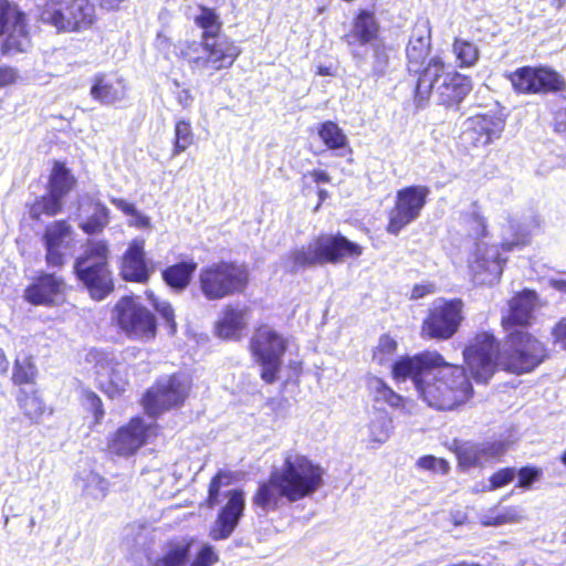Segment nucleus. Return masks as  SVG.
<instances>
[{
    "label": "nucleus",
    "mask_w": 566,
    "mask_h": 566,
    "mask_svg": "<svg viewBox=\"0 0 566 566\" xmlns=\"http://www.w3.org/2000/svg\"><path fill=\"white\" fill-rule=\"evenodd\" d=\"M390 374L397 382L410 379L419 398L438 411L458 410L474 396L464 367L449 363L437 350L401 356L392 363Z\"/></svg>",
    "instance_id": "obj_1"
},
{
    "label": "nucleus",
    "mask_w": 566,
    "mask_h": 566,
    "mask_svg": "<svg viewBox=\"0 0 566 566\" xmlns=\"http://www.w3.org/2000/svg\"><path fill=\"white\" fill-rule=\"evenodd\" d=\"M325 483V469L297 451L283 454L280 468L258 482L251 497L255 509L264 513L276 511L283 501L295 503L312 497Z\"/></svg>",
    "instance_id": "obj_2"
},
{
    "label": "nucleus",
    "mask_w": 566,
    "mask_h": 566,
    "mask_svg": "<svg viewBox=\"0 0 566 566\" xmlns=\"http://www.w3.org/2000/svg\"><path fill=\"white\" fill-rule=\"evenodd\" d=\"M198 10L193 23L202 31L200 40L179 41L174 49L177 61L192 73L230 70L241 55V48L222 33L223 22L214 8L198 4Z\"/></svg>",
    "instance_id": "obj_3"
},
{
    "label": "nucleus",
    "mask_w": 566,
    "mask_h": 566,
    "mask_svg": "<svg viewBox=\"0 0 566 566\" xmlns=\"http://www.w3.org/2000/svg\"><path fill=\"white\" fill-rule=\"evenodd\" d=\"M471 90L470 76L457 71L442 56L433 55L427 63L424 75L415 81L412 101L422 108L436 93L438 104L451 108L461 104Z\"/></svg>",
    "instance_id": "obj_4"
},
{
    "label": "nucleus",
    "mask_w": 566,
    "mask_h": 566,
    "mask_svg": "<svg viewBox=\"0 0 566 566\" xmlns=\"http://www.w3.org/2000/svg\"><path fill=\"white\" fill-rule=\"evenodd\" d=\"M363 252L360 244L340 232L319 233L306 245L290 250L284 256V265L286 272L294 274L304 269L337 265L347 259H358Z\"/></svg>",
    "instance_id": "obj_5"
},
{
    "label": "nucleus",
    "mask_w": 566,
    "mask_h": 566,
    "mask_svg": "<svg viewBox=\"0 0 566 566\" xmlns=\"http://www.w3.org/2000/svg\"><path fill=\"white\" fill-rule=\"evenodd\" d=\"M111 250L106 240H87L73 270L77 280L95 301L106 298L115 290L109 268Z\"/></svg>",
    "instance_id": "obj_6"
},
{
    "label": "nucleus",
    "mask_w": 566,
    "mask_h": 566,
    "mask_svg": "<svg viewBox=\"0 0 566 566\" xmlns=\"http://www.w3.org/2000/svg\"><path fill=\"white\" fill-rule=\"evenodd\" d=\"M250 283L248 265L235 261L220 260L200 269L198 287L207 301L245 293Z\"/></svg>",
    "instance_id": "obj_7"
},
{
    "label": "nucleus",
    "mask_w": 566,
    "mask_h": 566,
    "mask_svg": "<svg viewBox=\"0 0 566 566\" xmlns=\"http://www.w3.org/2000/svg\"><path fill=\"white\" fill-rule=\"evenodd\" d=\"M287 348V338L270 324L260 323L254 327L248 349L253 361L260 365V378L264 384L279 380Z\"/></svg>",
    "instance_id": "obj_8"
},
{
    "label": "nucleus",
    "mask_w": 566,
    "mask_h": 566,
    "mask_svg": "<svg viewBox=\"0 0 566 566\" xmlns=\"http://www.w3.org/2000/svg\"><path fill=\"white\" fill-rule=\"evenodd\" d=\"M39 17L57 33H82L93 29L98 20L92 0H45Z\"/></svg>",
    "instance_id": "obj_9"
},
{
    "label": "nucleus",
    "mask_w": 566,
    "mask_h": 566,
    "mask_svg": "<svg viewBox=\"0 0 566 566\" xmlns=\"http://www.w3.org/2000/svg\"><path fill=\"white\" fill-rule=\"evenodd\" d=\"M500 342L492 329L474 332L462 347V365L476 384H488L499 370Z\"/></svg>",
    "instance_id": "obj_10"
},
{
    "label": "nucleus",
    "mask_w": 566,
    "mask_h": 566,
    "mask_svg": "<svg viewBox=\"0 0 566 566\" xmlns=\"http://www.w3.org/2000/svg\"><path fill=\"white\" fill-rule=\"evenodd\" d=\"M191 387L190 379L180 373L161 376L143 394L140 406L148 417L156 419L167 411L184 407Z\"/></svg>",
    "instance_id": "obj_11"
},
{
    "label": "nucleus",
    "mask_w": 566,
    "mask_h": 566,
    "mask_svg": "<svg viewBox=\"0 0 566 566\" xmlns=\"http://www.w3.org/2000/svg\"><path fill=\"white\" fill-rule=\"evenodd\" d=\"M505 342L506 348L501 364L511 374L531 373L548 356L544 343L528 331H511L506 334Z\"/></svg>",
    "instance_id": "obj_12"
},
{
    "label": "nucleus",
    "mask_w": 566,
    "mask_h": 566,
    "mask_svg": "<svg viewBox=\"0 0 566 566\" xmlns=\"http://www.w3.org/2000/svg\"><path fill=\"white\" fill-rule=\"evenodd\" d=\"M465 304L460 297L438 298L427 311L420 336L427 340L446 342L453 338L464 321Z\"/></svg>",
    "instance_id": "obj_13"
},
{
    "label": "nucleus",
    "mask_w": 566,
    "mask_h": 566,
    "mask_svg": "<svg viewBox=\"0 0 566 566\" xmlns=\"http://www.w3.org/2000/svg\"><path fill=\"white\" fill-rule=\"evenodd\" d=\"M112 319L128 338L151 340L157 335L156 315L137 296H122L114 305Z\"/></svg>",
    "instance_id": "obj_14"
},
{
    "label": "nucleus",
    "mask_w": 566,
    "mask_h": 566,
    "mask_svg": "<svg viewBox=\"0 0 566 566\" xmlns=\"http://www.w3.org/2000/svg\"><path fill=\"white\" fill-rule=\"evenodd\" d=\"M515 93L521 95H549L566 90L564 76L548 65H525L506 75Z\"/></svg>",
    "instance_id": "obj_15"
},
{
    "label": "nucleus",
    "mask_w": 566,
    "mask_h": 566,
    "mask_svg": "<svg viewBox=\"0 0 566 566\" xmlns=\"http://www.w3.org/2000/svg\"><path fill=\"white\" fill-rule=\"evenodd\" d=\"M1 55L22 53L31 42L29 17L12 0H0Z\"/></svg>",
    "instance_id": "obj_16"
},
{
    "label": "nucleus",
    "mask_w": 566,
    "mask_h": 566,
    "mask_svg": "<svg viewBox=\"0 0 566 566\" xmlns=\"http://www.w3.org/2000/svg\"><path fill=\"white\" fill-rule=\"evenodd\" d=\"M429 195L430 188L424 185H411L399 189L394 206L387 213L386 232L397 237L408 224L419 218Z\"/></svg>",
    "instance_id": "obj_17"
},
{
    "label": "nucleus",
    "mask_w": 566,
    "mask_h": 566,
    "mask_svg": "<svg viewBox=\"0 0 566 566\" xmlns=\"http://www.w3.org/2000/svg\"><path fill=\"white\" fill-rule=\"evenodd\" d=\"M158 430V424H148L139 416L132 417L108 437L107 450L111 454L129 458L146 446L150 437H157Z\"/></svg>",
    "instance_id": "obj_18"
},
{
    "label": "nucleus",
    "mask_w": 566,
    "mask_h": 566,
    "mask_svg": "<svg viewBox=\"0 0 566 566\" xmlns=\"http://www.w3.org/2000/svg\"><path fill=\"white\" fill-rule=\"evenodd\" d=\"M432 49L431 24L428 19H418L412 25L406 46L407 73L418 80L424 75Z\"/></svg>",
    "instance_id": "obj_19"
},
{
    "label": "nucleus",
    "mask_w": 566,
    "mask_h": 566,
    "mask_svg": "<svg viewBox=\"0 0 566 566\" xmlns=\"http://www.w3.org/2000/svg\"><path fill=\"white\" fill-rule=\"evenodd\" d=\"M505 124L501 111L489 109L470 116L463 134L472 147H486L501 138Z\"/></svg>",
    "instance_id": "obj_20"
},
{
    "label": "nucleus",
    "mask_w": 566,
    "mask_h": 566,
    "mask_svg": "<svg viewBox=\"0 0 566 566\" xmlns=\"http://www.w3.org/2000/svg\"><path fill=\"white\" fill-rule=\"evenodd\" d=\"M66 283L63 276L39 271L23 290V300L33 306L53 307L63 298Z\"/></svg>",
    "instance_id": "obj_21"
},
{
    "label": "nucleus",
    "mask_w": 566,
    "mask_h": 566,
    "mask_svg": "<svg viewBox=\"0 0 566 566\" xmlns=\"http://www.w3.org/2000/svg\"><path fill=\"white\" fill-rule=\"evenodd\" d=\"M146 241L134 238L120 258L119 275L125 282L146 284L156 271V265L147 259Z\"/></svg>",
    "instance_id": "obj_22"
},
{
    "label": "nucleus",
    "mask_w": 566,
    "mask_h": 566,
    "mask_svg": "<svg viewBox=\"0 0 566 566\" xmlns=\"http://www.w3.org/2000/svg\"><path fill=\"white\" fill-rule=\"evenodd\" d=\"M227 502L220 507L213 524L209 530V537L213 541L229 538L238 527L245 510L244 493L241 489H231L224 493Z\"/></svg>",
    "instance_id": "obj_23"
},
{
    "label": "nucleus",
    "mask_w": 566,
    "mask_h": 566,
    "mask_svg": "<svg viewBox=\"0 0 566 566\" xmlns=\"http://www.w3.org/2000/svg\"><path fill=\"white\" fill-rule=\"evenodd\" d=\"M90 355L94 360L97 388L108 399L123 396L126 391L128 380L119 370V363L99 350H93Z\"/></svg>",
    "instance_id": "obj_24"
},
{
    "label": "nucleus",
    "mask_w": 566,
    "mask_h": 566,
    "mask_svg": "<svg viewBox=\"0 0 566 566\" xmlns=\"http://www.w3.org/2000/svg\"><path fill=\"white\" fill-rule=\"evenodd\" d=\"M73 229L65 219L54 220L44 227L42 243L45 250V262L49 268L61 269L65 264V250L71 240Z\"/></svg>",
    "instance_id": "obj_25"
},
{
    "label": "nucleus",
    "mask_w": 566,
    "mask_h": 566,
    "mask_svg": "<svg viewBox=\"0 0 566 566\" xmlns=\"http://www.w3.org/2000/svg\"><path fill=\"white\" fill-rule=\"evenodd\" d=\"M536 298L537 294L532 290H523L512 297L507 313L501 318V325L506 333L526 331L531 324Z\"/></svg>",
    "instance_id": "obj_26"
},
{
    "label": "nucleus",
    "mask_w": 566,
    "mask_h": 566,
    "mask_svg": "<svg viewBox=\"0 0 566 566\" xmlns=\"http://www.w3.org/2000/svg\"><path fill=\"white\" fill-rule=\"evenodd\" d=\"M366 388L374 405L387 406L394 412L411 413L413 400L397 392L382 378L367 376Z\"/></svg>",
    "instance_id": "obj_27"
},
{
    "label": "nucleus",
    "mask_w": 566,
    "mask_h": 566,
    "mask_svg": "<svg viewBox=\"0 0 566 566\" xmlns=\"http://www.w3.org/2000/svg\"><path fill=\"white\" fill-rule=\"evenodd\" d=\"M381 25L373 10L358 9L353 19L348 33L343 39L348 44L368 45L380 39Z\"/></svg>",
    "instance_id": "obj_28"
},
{
    "label": "nucleus",
    "mask_w": 566,
    "mask_h": 566,
    "mask_svg": "<svg viewBox=\"0 0 566 566\" xmlns=\"http://www.w3.org/2000/svg\"><path fill=\"white\" fill-rule=\"evenodd\" d=\"M127 85L122 77L97 73L91 80L90 95L102 105H114L126 97Z\"/></svg>",
    "instance_id": "obj_29"
},
{
    "label": "nucleus",
    "mask_w": 566,
    "mask_h": 566,
    "mask_svg": "<svg viewBox=\"0 0 566 566\" xmlns=\"http://www.w3.org/2000/svg\"><path fill=\"white\" fill-rule=\"evenodd\" d=\"M198 269L193 259H184L169 264L161 270L163 282L175 293H181L189 287Z\"/></svg>",
    "instance_id": "obj_30"
},
{
    "label": "nucleus",
    "mask_w": 566,
    "mask_h": 566,
    "mask_svg": "<svg viewBox=\"0 0 566 566\" xmlns=\"http://www.w3.org/2000/svg\"><path fill=\"white\" fill-rule=\"evenodd\" d=\"M248 307L227 305L216 323V333L223 339H240L242 331L247 327Z\"/></svg>",
    "instance_id": "obj_31"
},
{
    "label": "nucleus",
    "mask_w": 566,
    "mask_h": 566,
    "mask_svg": "<svg viewBox=\"0 0 566 566\" xmlns=\"http://www.w3.org/2000/svg\"><path fill=\"white\" fill-rule=\"evenodd\" d=\"M15 400L23 416L32 423H39L45 415L53 413V409L46 406L39 389H20Z\"/></svg>",
    "instance_id": "obj_32"
},
{
    "label": "nucleus",
    "mask_w": 566,
    "mask_h": 566,
    "mask_svg": "<svg viewBox=\"0 0 566 566\" xmlns=\"http://www.w3.org/2000/svg\"><path fill=\"white\" fill-rule=\"evenodd\" d=\"M77 184L76 178L66 167L65 163L54 160L48 176L45 189L46 191L59 196L63 200L73 191Z\"/></svg>",
    "instance_id": "obj_33"
},
{
    "label": "nucleus",
    "mask_w": 566,
    "mask_h": 566,
    "mask_svg": "<svg viewBox=\"0 0 566 566\" xmlns=\"http://www.w3.org/2000/svg\"><path fill=\"white\" fill-rule=\"evenodd\" d=\"M29 218L40 221L42 217L53 218L64 210V200L49 191L27 205Z\"/></svg>",
    "instance_id": "obj_34"
},
{
    "label": "nucleus",
    "mask_w": 566,
    "mask_h": 566,
    "mask_svg": "<svg viewBox=\"0 0 566 566\" xmlns=\"http://www.w3.org/2000/svg\"><path fill=\"white\" fill-rule=\"evenodd\" d=\"M193 544L192 538L169 541L165 553L156 560L155 566H186Z\"/></svg>",
    "instance_id": "obj_35"
},
{
    "label": "nucleus",
    "mask_w": 566,
    "mask_h": 566,
    "mask_svg": "<svg viewBox=\"0 0 566 566\" xmlns=\"http://www.w3.org/2000/svg\"><path fill=\"white\" fill-rule=\"evenodd\" d=\"M39 370L32 355H27L23 358H15L11 374V382L18 387L19 390L23 386H33L36 384Z\"/></svg>",
    "instance_id": "obj_36"
},
{
    "label": "nucleus",
    "mask_w": 566,
    "mask_h": 566,
    "mask_svg": "<svg viewBox=\"0 0 566 566\" xmlns=\"http://www.w3.org/2000/svg\"><path fill=\"white\" fill-rule=\"evenodd\" d=\"M449 449L455 455L461 469H471L481 462L482 449L479 443L454 439Z\"/></svg>",
    "instance_id": "obj_37"
},
{
    "label": "nucleus",
    "mask_w": 566,
    "mask_h": 566,
    "mask_svg": "<svg viewBox=\"0 0 566 566\" xmlns=\"http://www.w3.org/2000/svg\"><path fill=\"white\" fill-rule=\"evenodd\" d=\"M81 406L88 417L90 427L99 426L106 415L102 398L91 388H83L80 396Z\"/></svg>",
    "instance_id": "obj_38"
},
{
    "label": "nucleus",
    "mask_w": 566,
    "mask_h": 566,
    "mask_svg": "<svg viewBox=\"0 0 566 566\" xmlns=\"http://www.w3.org/2000/svg\"><path fill=\"white\" fill-rule=\"evenodd\" d=\"M317 135L327 149L338 150L349 147L343 129L333 120H325L317 126Z\"/></svg>",
    "instance_id": "obj_39"
},
{
    "label": "nucleus",
    "mask_w": 566,
    "mask_h": 566,
    "mask_svg": "<svg viewBox=\"0 0 566 566\" xmlns=\"http://www.w3.org/2000/svg\"><path fill=\"white\" fill-rule=\"evenodd\" d=\"M451 51L459 67L468 69L474 66L480 59V50L475 43L455 36L452 41Z\"/></svg>",
    "instance_id": "obj_40"
},
{
    "label": "nucleus",
    "mask_w": 566,
    "mask_h": 566,
    "mask_svg": "<svg viewBox=\"0 0 566 566\" xmlns=\"http://www.w3.org/2000/svg\"><path fill=\"white\" fill-rule=\"evenodd\" d=\"M92 214L80 224L82 231L88 235L101 233L109 222V211L99 201H91Z\"/></svg>",
    "instance_id": "obj_41"
},
{
    "label": "nucleus",
    "mask_w": 566,
    "mask_h": 566,
    "mask_svg": "<svg viewBox=\"0 0 566 566\" xmlns=\"http://www.w3.org/2000/svg\"><path fill=\"white\" fill-rule=\"evenodd\" d=\"M195 143V133L188 119H178L174 126L171 157H177Z\"/></svg>",
    "instance_id": "obj_42"
},
{
    "label": "nucleus",
    "mask_w": 566,
    "mask_h": 566,
    "mask_svg": "<svg viewBox=\"0 0 566 566\" xmlns=\"http://www.w3.org/2000/svg\"><path fill=\"white\" fill-rule=\"evenodd\" d=\"M82 496L87 501H102L108 493V481L96 472L82 479Z\"/></svg>",
    "instance_id": "obj_43"
},
{
    "label": "nucleus",
    "mask_w": 566,
    "mask_h": 566,
    "mask_svg": "<svg viewBox=\"0 0 566 566\" xmlns=\"http://www.w3.org/2000/svg\"><path fill=\"white\" fill-rule=\"evenodd\" d=\"M496 506L492 507L488 514L481 518V525L484 527L501 526L513 524L522 521L523 515L518 506L505 507L502 512H497Z\"/></svg>",
    "instance_id": "obj_44"
},
{
    "label": "nucleus",
    "mask_w": 566,
    "mask_h": 566,
    "mask_svg": "<svg viewBox=\"0 0 566 566\" xmlns=\"http://www.w3.org/2000/svg\"><path fill=\"white\" fill-rule=\"evenodd\" d=\"M229 483V475L219 470L209 481L207 496L205 497L202 505L207 509H214L220 502L221 488Z\"/></svg>",
    "instance_id": "obj_45"
},
{
    "label": "nucleus",
    "mask_w": 566,
    "mask_h": 566,
    "mask_svg": "<svg viewBox=\"0 0 566 566\" xmlns=\"http://www.w3.org/2000/svg\"><path fill=\"white\" fill-rule=\"evenodd\" d=\"M398 344L389 334H382L379 337L377 346L373 348V360L379 365H385L397 352Z\"/></svg>",
    "instance_id": "obj_46"
},
{
    "label": "nucleus",
    "mask_w": 566,
    "mask_h": 566,
    "mask_svg": "<svg viewBox=\"0 0 566 566\" xmlns=\"http://www.w3.org/2000/svg\"><path fill=\"white\" fill-rule=\"evenodd\" d=\"M111 202L118 209L120 210L126 216H130V217H136L137 220H136V224L139 227V228H148L150 226V220L147 216L145 214H142L137 211L136 207L126 201L125 199L123 198H113L111 200Z\"/></svg>",
    "instance_id": "obj_47"
},
{
    "label": "nucleus",
    "mask_w": 566,
    "mask_h": 566,
    "mask_svg": "<svg viewBox=\"0 0 566 566\" xmlns=\"http://www.w3.org/2000/svg\"><path fill=\"white\" fill-rule=\"evenodd\" d=\"M417 465L420 469L447 474L450 471L449 462L443 458H436L433 455H423L417 460Z\"/></svg>",
    "instance_id": "obj_48"
},
{
    "label": "nucleus",
    "mask_w": 566,
    "mask_h": 566,
    "mask_svg": "<svg viewBox=\"0 0 566 566\" xmlns=\"http://www.w3.org/2000/svg\"><path fill=\"white\" fill-rule=\"evenodd\" d=\"M218 560L219 556L214 548L209 544H205L199 548L189 566H213Z\"/></svg>",
    "instance_id": "obj_49"
},
{
    "label": "nucleus",
    "mask_w": 566,
    "mask_h": 566,
    "mask_svg": "<svg viewBox=\"0 0 566 566\" xmlns=\"http://www.w3.org/2000/svg\"><path fill=\"white\" fill-rule=\"evenodd\" d=\"M154 310L161 316L165 323L168 325L170 333L174 334L177 331V323L175 321V310L172 305L167 302H153Z\"/></svg>",
    "instance_id": "obj_50"
},
{
    "label": "nucleus",
    "mask_w": 566,
    "mask_h": 566,
    "mask_svg": "<svg viewBox=\"0 0 566 566\" xmlns=\"http://www.w3.org/2000/svg\"><path fill=\"white\" fill-rule=\"evenodd\" d=\"M370 437L374 442L384 443L391 433V419H387L382 423L371 422L369 424Z\"/></svg>",
    "instance_id": "obj_51"
},
{
    "label": "nucleus",
    "mask_w": 566,
    "mask_h": 566,
    "mask_svg": "<svg viewBox=\"0 0 566 566\" xmlns=\"http://www.w3.org/2000/svg\"><path fill=\"white\" fill-rule=\"evenodd\" d=\"M515 476L513 468H502L490 476V488L492 490L503 488L511 483Z\"/></svg>",
    "instance_id": "obj_52"
},
{
    "label": "nucleus",
    "mask_w": 566,
    "mask_h": 566,
    "mask_svg": "<svg viewBox=\"0 0 566 566\" xmlns=\"http://www.w3.org/2000/svg\"><path fill=\"white\" fill-rule=\"evenodd\" d=\"M370 45L375 65L379 67L387 66L389 62V56L388 46L385 44V42L381 39H379L378 41L373 42V44Z\"/></svg>",
    "instance_id": "obj_53"
},
{
    "label": "nucleus",
    "mask_w": 566,
    "mask_h": 566,
    "mask_svg": "<svg viewBox=\"0 0 566 566\" xmlns=\"http://www.w3.org/2000/svg\"><path fill=\"white\" fill-rule=\"evenodd\" d=\"M541 470L534 467H522L518 472L517 486L527 489L531 484L538 479Z\"/></svg>",
    "instance_id": "obj_54"
},
{
    "label": "nucleus",
    "mask_w": 566,
    "mask_h": 566,
    "mask_svg": "<svg viewBox=\"0 0 566 566\" xmlns=\"http://www.w3.org/2000/svg\"><path fill=\"white\" fill-rule=\"evenodd\" d=\"M19 78V72L11 65H0V90L14 85Z\"/></svg>",
    "instance_id": "obj_55"
},
{
    "label": "nucleus",
    "mask_w": 566,
    "mask_h": 566,
    "mask_svg": "<svg viewBox=\"0 0 566 566\" xmlns=\"http://www.w3.org/2000/svg\"><path fill=\"white\" fill-rule=\"evenodd\" d=\"M481 459L484 457H497L501 455L505 451V446L503 442L493 441L480 444Z\"/></svg>",
    "instance_id": "obj_56"
},
{
    "label": "nucleus",
    "mask_w": 566,
    "mask_h": 566,
    "mask_svg": "<svg viewBox=\"0 0 566 566\" xmlns=\"http://www.w3.org/2000/svg\"><path fill=\"white\" fill-rule=\"evenodd\" d=\"M436 292L433 283L415 284L410 292L411 300H419Z\"/></svg>",
    "instance_id": "obj_57"
},
{
    "label": "nucleus",
    "mask_w": 566,
    "mask_h": 566,
    "mask_svg": "<svg viewBox=\"0 0 566 566\" xmlns=\"http://www.w3.org/2000/svg\"><path fill=\"white\" fill-rule=\"evenodd\" d=\"M553 336L555 342L558 343L563 349H566V317L562 318L553 327Z\"/></svg>",
    "instance_id": "obj_58"
},
{
    "label": "nucleus",
    "mask_w": 566,
    "mask_h": 566,
    "mask_svg": "<svg viewBox=\"0 0 566 566\" xmlns=\"http://www.w3.org/2000/svg\"><path fill=\"white\" fill-rule=\"evenodd\" d=\"M470 221L475 224L476 237L483 238L486 235V233H488L486 220L481 213H479L476 211L472 212L470 214Z\"/></svg>",
    "instance_id": "obj_59"
},
{
    "label": "nucleus",
    "mask_w": 566,
    "mask_h": 566,
    "mask_svg": "<svg viewBox=\"0 0 566 566\" xmlns=\"http://www.w3.org/2000/svg\"><path fill=\"white\" fill-rule=\"evenodd\" d=\"M308 176L312 178L313 182L317 185L329 184L332 181L329 174L322 169H313L308 172Z\"/></svg>",
    "instance_id": "obj_60"
},
{
    "label": "nucleus",
    "mask_w": 566,
    "mask_h": 566,
    "mask_svg": "<svg viewBox=\"0 0 566 566\" xmlns=\"http://www.w3.org/2000/svg\"><path fill=\"white\" fill-rule=\"evenodd\" d=\"M315 74L319 76H335L336 71L332 66L318 65Z\"/></svg>",
    "instance_id": "obj_61"
},
{
    "label": "nucleus",
    "mask_w": 566,
    "mask_h": 566,
    "mask_svg": "<svg viewBox=\"0 0 566 566\" xmlns=\"http://www.w3.org/2000/svg\"><path fill=\"white\" fill-rule=\"evenodd\" d=\"M9 369V360L4 350L0 347V375H6Z\"/></svg>",
    "instance_id": "obj_62"
},
{
    "label": "nucleus",
    "mask_w": 566,
    "mask_h": 566,
    "mask_svg": "<svg viewBox=\"0 0 566 566\" xmlns=\"http://www.w3.org/2000/svg\"><path fill=\"white\" fill-rule=\"evenodd\" d=\"M551 285L558 292L563 293V294H566V280H563V279H558V280H553L551 282Z\"/></svg>",
    "instance_id": "obj_63"
},
{
    "label": "nucleus",
    "mask_w": 566,
    "mask_h": 566,
    "mask_svg": "<svg viewBox=\"0 0 566 566\" xmlns=\"http://www.w3.org/2000/svg\"><path fill=\"white\" fill-rule=\"evenodd\" d=\"M317 197H318V202L314 209L315 211H317L319 209V207L323 205V202L327 199L328 192L325 189H318Z\"/></svg>",
    "instance_id": "obj_64"
}]
</instances>
